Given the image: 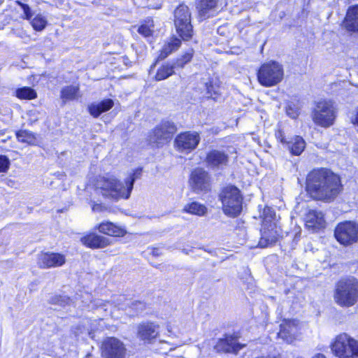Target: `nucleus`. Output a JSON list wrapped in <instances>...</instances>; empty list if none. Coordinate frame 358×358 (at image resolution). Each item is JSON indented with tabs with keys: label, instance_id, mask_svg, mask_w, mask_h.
I'll use <instances>...</instances> for the list:
<instances>
[{
	"label": "nucleus",
	"instance_id": "obj_1",
	"mask_svg": "<svg viewBox=\"0 0 358 358\" xmlns=\"http://www.w3.org/2000/svg\"><path fill=\"white\" fill-rule=\"evenodd\" d=\"M306 190L314 200L330 203L343 190L341 178L329 169L311 171L306 176Z\"/></svg>",
	"mask_w": 358,
	"mask_h": 358
},
{
	"label": "nucleus",
	"instance_id": "obj_2",
	"mask_svg": "<svg viewBox=\"0 0 358 358\" xmlns=\"http://www.w3.org/2000/svg\"><path fill=\"white\" fill-rule=\"evenodd\" d=\"M141 174V170L136 169L124 180V182L113 176L99 177L96 183V191L105 199L112 201L127 199L130 196L134 182Z\"/></svg>",
	"mask_w": 358,
	"mask_h": 358
},
{
	"label": "nucleus",
	"instance_id": "obj_3",
	"mask_svg": "<svg viewBox=\"0 0 358 358\" xmlns=\"http://www.w3.org/2000/svg\"><path fill=\"white\" fill-rule=\"evenodd\" d=\"M222 210L225 215L235 217L242 211L243 196L240 190L235 186L224 187L220 194Z\"/></svg>",
	"mask_w": 358,
	"mask_h": 358
},
{
	"label": "nucleus",
	"instance_id": "obj_4",
	"mask_svg": "<svg viewBox=\"0 0 358 358\" xmlns=\"http://www.w3.org/2000/svg\"><path fill=\"white\" fill-rule=\"evenodd\" d=\"M335 300L341 306H353L358 300V280L352 278L339 281L336 289Z\"/></svg>",
	"mask_w": 358,
	"mask_h": 358
},
{
	"label": "nucleus",
	"instance_id": "obj_5",
	"mask_svg": "<svg viewBox=\"0 0 358 358\" xmlns=\"http://www.w3.org/2000/svg\"><path fill=\"white\" fill-rule=\"evenodd\" d=\"M336 116V108L334 102L330 100L319 101L312 112V118L314 123L324 128L332 126Z\"/></svg>",
	"mask_w": 358,
	"mask_h": 358
},
{
	"label": "nucleus",
	"instance_id": "obj_6",
	"mask_svg": "<svg viewBox=\"0 0 358 358\" xmlns=\"http://www.w3.org/2000/svg\"><path fill=\"white\" fill-rule=\"evenodd\" d=\"M283 76L282 66L273 61L263 64L257 72L259 83L266 87L276 85L282 81Z\"/></svg>",
	"mask_w": 358,
	"mask_h": 358
},
{
	"label": "nucleus",
	"instance_id": "obj_7",
	"mask_svg": "<svg viewBox=\"0 0 358 358\" xmlns=\"http://www.w3.org/2000/svg\"><path fill=\"white\" fill-rule=\"evenodd\" d=\"M331 350L338 358H358V341L343 333L338 335Z\"/></svg>",
	"mask_w": 358,
	"mask_h": 358
},
{
	"label": "nucleus",
	"instance_id": "obj_8",
	"mask_svg": "<svg viewBox=\"0 0 358 358\" xmlns=\"http://www.w3.org/2000/svg\"><path fill=\"white\" fill-rule=\"evenodd\" d=\"M174 25L177 33L183 40L187 41L192 38L193 28L191 24V13L187 6L181 4L175 10Z\"/></svg>",
	"mask_w": 358,
	"mask_h": 358
},
{
	"label": "nucleus",
	"instance_id": "obj_9",
	"mask_svg": "<svg viewBox=\"0 0 358 358\" xmlns=\"http://www.w3.org/2000/svg\"><path fill=\"white\" fill-rule=\"evenodd\" d=\"M176 131L177 128L173 122L163 121L150 132V143L157 147H162L171 140Z\"/></svg>",
	"mask_w": 358,
	"mask_h": 358
},
{
	"label": "nucleus",
	"instance_id": "obj_10",
	"mask_svg": "<svg viewBox=\"0 0 358 358\" xmlns=\"http://www.w3.org/2000/svg\"><path fill=\"white\" fill-rule=\"evenodd\" d=\"M336 240L343 245H350L358 241V224L346 221L337 225L334 231Z\"/></svg>",
	"mask_w": 358,
	"mask_h": 358
},
{
	"label": "nucleus",
	"instance_id": "obj_11",
	"mask_svg": "<svg viewBox=\"0 0 358 358\" xmlns=\"http://www.w3.org/2000/svg\"><path fill=\"white\" fill-rule=\"evenodd\" d=\"M126 352L124 344L116 338H107L102 343L101 355L105 358H124Z\"/></svg>",
	"mask_w": 358,
	"mask_h": 358
},
{
	"label": "nucleus",
	"instance_id": "obj_12",
	"mask_svg": "<svg viewBox=\"0 0 358 358\" xmlns=\"http://www.w3.org/2000/svg\"><path fill=\"white\" fill-rule=\"evenodd\" d=\"M201 138L196 131H185L178 134L175 139L177 150L182 152H190L199 145Z\"/></svg>",
	"mask_w": 358,
	"mask_h": 358
},
{
	"label": "nucleus",
	"instance_id": "obj_13",
	"mask_svg": "<svg viewBox=\"0 0 358 358\" xmlns=\"http://www.w3.org/2000/svg\"><path fill=\"white\" fill-rule=\"evenodd\" d=\"M244 346L238 342V336L226 334L217 341L213 348L217 352L237 354Z\"/></svg>",
	"mask_w": 358,
	"mask_h": 358
},
{
	"label": "nucleus",
	"instance_id": "obj_14",
	"mask_svg": "<svg viewBox=\"0 0 358 358\" xmlns=\"http://www.w3.org/2000/svg\"><path fill=\"white\" fill-rule=\"evenodd\" d=\"M189 184L194 192L199 193L210 189V176L207 171L201 168L194 169L189 179Z\"/></svg>",
	"mask_w": 358,
	"mask_h": 358
},
{
	"label": "nucleus",
	"instance_id": "obj_15",
	"mask_svg": "<svg viewBox=\"0 0 358 358\" xmlns=\"http://www.w3.org/2000/svg\"><path fill=\"white\" fill-rule=\"evenodd\" d=\"M159 325L150 322L140 323L137 327V337L145 343H151L159 335Z\"/></svg>",
	"mask_w": 358,
	"mask_h": 358
},
{
	"label": "nucleus",
	"instance_id": "obj_16",
	"mask_svg": "<svg viewBox=\"0 0 358 358\" xmlns=\"http://www.w3.org/2000/svg\"><path fill=\"white\" fill-rule=\"evenodd\" d=\"M66 262L65 257L59 253H44L38 257V264L43 268L62 266Z\"/></svg>",
	"mask_w": 358,
	"mask_h": 358
},
{
	"label": "nucleus",
	"instance_id": "obj_17",
	"mask_svg": "<svg viewBox=\"0 0 358 358\" xmlns=\"http://www.w3.org/2000/svg\"><path fill=\"white\" fill-rule=\"evenodd\" d=\"M206 162L208 166L219 169L227 165L229 156L223 151L213 150L207 154Z\"/></svg>",
	"mask_w": 358,
	"mask_h": 358
},
{
	"label": "nucleus",
	"instance_id": "obj_18",
	"mask_svg": "<svg viewBox=\"0 0 358 358\" xmlns=\"http://www.w3.org/2000/svg\"><path fill=\"white\" fill-rule=\"evenodd\" d=\"M305 221L306 227L313 229H319L325 226L323 213L316 210H309L306 215Z\"/></svg>",
	"mask_w": 358,
	"mask_h": 358
},
{
	"label": "nucleus",
	"instance_id": "obj_19",
	"mask_svg": "<svg viewBox=\"0 0 358 358\" xmlns=\"http://www.w3.org/2000/svg\"><path fill=\"white\" fill-rule=\"evenodd\" d=\"M345 28L351 32H358V5L348 8L343 21Z\"/></svg>",
	"mask_w": 358,
	"mask_h": 358
},
{
	"label": "nucleus",
	"instance_id": "obj_20",
	"mask_svg": "<svg viewBox=\"0 0 358 358\" xmlns=\"http://www.w3.org/2000/svg\"><path fill=\"white\" fill-rule=\"evenodd\" d=\"M83 243L91 248H102L110 245L108 238L96 234H90L81 239Z\"/></svg>",
	"mask_w": 358,
	"mask_h": 358
},
{
	"label": "nucleus",
	"instance_id": "obj_21",
	"mask_svg": "<svg viewBox=\"0 0 358 358\" xmlns=\"http://www.w3.org/2000/svg\"><path fill=\"white\" fill-rule=\"evenodd\" d=\"M114 106L112 99H108L98 103H92L88 106V110L94 117H98L102 113L109 110Z\"/></svg>",
	"mask_w": 358,
	"mask_h": 358
},
{
	"label": "nucleus",
	"instance_id": "obj_22",
	"mask_svg": "<svg viewBox=\"0 0 358 358\" xmlns=\"http://www.w3.org/2000/svg\"><path fill=\"white\" fill-rule=\"evenodd\" d=\"M197 9L199 16L202 18H208L210 13L216 8L217 0H197Z\"/></svg>",
	"mask_w": 358,
	"mask_h": 358
},
{
	"label": "nucleus",
	"instance_id": "obj_23",
	"mask_svg": "<svg viewBox=\"0 0 358 358\" xmlns=\"http://www.w3.org/2000/svg\"><path fill=\"white\" fill-rule=\"evenodd\" d=\"M97 229L100 233L111 236H122L124 235V230L110 222H101L97 227Z\"/></svg>",
	"mask_w": 358,
	"mask_h": 358
},
{
	"label": "nucleus",
	"instance_id": "obj_24",
	"mask_svg": "<svg viewBox=\"0 0 358 358\" xmlns=\"http://www.w3.org/2000/svg\"><path fill=\"white\" fill-rule=\"evenodd\" d=\"M280 329L278 334L279 338L287 343L292 342L294 338L295 327L291 321L280 324Z\"/></svg>",
	"mask_w": 358,
	"mask_h": 358
},
{
	"label": "nucleus",
	"instance_id": "obj_25",
	"mask_svg": "<svg viewBox=\"0 0 358 358\" xmlns=\"http://www.w3.org/2000/svg\"><path fill=\"white\" fill-rule=\"evenodd\" d=\"M181 45V41L178 38H172L171 41L165 44L160 51L158 59H166L170 54L178 50Z\"/></svg>",
	"mask_w": 358,
	"mask_h": 358
},
{
	"label": "nucleus",
	"instance_id": "obj_26",
	"mask_svg": "<svg viewBox=\"0 0 358 358\" xmlns=\"http://www.w3.org/2000/svg\"><path fill=\"white\" fill-rule=\"evenodd\" d=\"M176 66L173 64L166 63L161 66L156 73L155 80L156 81L164 80L174 74Z\"/></svg>",
	"mask_w": 358,
	"mask_h": 358
},
{
	"label": "nucleus",
	"instance_id": "obj_27",
	"mask_svg": "<svg viewBox=\"0 0 358 358\" xmlns=\"http://www.w3.org/2000/svg\"><path fill=\"white\" fill-rule=\"evenodd\" d=\"M294 155H299L305 148V141L300 136H296L293 141H288L286 145Z\"/></svg>",
	"mask_w": 358,
	"mask_h": 358
},
{
	"label": "nucleus",
	"instance_id": "obj_28",
	"mask_svg": "<svg viewBox=\"0 0 358 358\" xmlns=\"http://www.w3.org/2000/svg\"><path fill=\"white\" fill-rule=\"evenodd\" d=\"M206 210L205 206L196 201L187 204L184 208V211L199 216L204 215Z\"/></svg>",
	"mask_w": 358,
	"mask_h": 358
},
{
	"label": "nucleus",
	"instance_id": "obj_29",
	"mask_svg": "<svg viewBox=\"0 0 358 358\" xmlns=\"http://www.w3.org/2000/svg\"><path fill=\"white\" fill-rule=\"evenodd\" d=\"M79 87L77 86H67L61 91V98L64 101L73 100L77 98Z\"/></svg>",
	"mask_w": 358,
	"mask_h": 358
},
{
	"label": "nucleus",
	"instance_id": "obj_30",
	"mask_svg": "<svg viewBox=\"0 0 358 358\" xmlns=\"http://www.w3.org/2000/svg\"><path fill=\"white\" fill-rule=\"evenodd\" d=\"M16 137L18 141L33 145L36 141V136L34 133L28 130H20L16 132Z\"/></svg>",
	"mask_w": 358,
	"mask_h": 358
},
{
	"label": "nucleus",
	"instance_id": "obj_31",
	"mask_svg": "<svg viewBox=\"0 0 358 358\" xmlns=\"http://www.w3.org/2000/svg\"><path fill=\"white\" fill-rule=\"evenodd\" d=\"M16 96L21 99H33L37 96L34 90L29 87H24L16 90Z\"/></svg>",
	"mask_w": 358,
	"mask_h": 358
},
{
	"label": "nucleus",
	"instance_id": "obj_32",
	"mask_svg": "<svg viewBox=\"0 0 358 358\" xmlns=\"http://www.w3.org/2000/svg\"><path fill=\"white\" fill-rule=\"evenodd\" d=\"M276 241V236L275 235H268L266 231L262 233V237L259 241V246L260 248H266L273 244Z\"/></svg>",
	"mask_w": 358,
	"mask_h": 358
},
{
	"label": "nucleus",
	"instance_id": "obj_33",
	"mask_svg": "<svg viewBox=\"0 0 358 358\" xmlns=\"http://www.w3.org/2000/svg\"><path fill=\"white\" fill-rule=\"evenodd\" d=\"M47 24L46 19L41 15H37L32 20L31 25L36 31H42Z\"/></svg>",
	"mask_w": 358,
	"mask_h": 358
},
{
	"label": "nucleus",
	"instance_id": "obj_34",
	"mask_svg": "<svg viewBox=\"0 0 358 358\" xmlns=\"http://www.w3.org/2000/svg\"><path fill=\"white\" fill-rule=\"evenodd\" d=\"M152 27H153V21L148 20L145 24H143L138 27V32L144 37L150 36L153 33V30L151 29Z\"/></svg>",
	"mask_w": 358,
	"mask_h": 358
},
{
	"label": "nucleus",
	"instance_id": "obj_35",
	"mask_svg": "<svg viewBox=\"0 0 358 358\" xmlns=\"http://www.w3.org/2000/svg\"><path fill=\"white\" fill-rule=\"evenodd\" d=\"M192 55V52H186L181 57L177 59L176 62L173 63V65L176 66V69L183 68L187 63L191 61Z\"/></svg>",
	"mask_w": 358,
	"mask_h": 358
},
{
	"label": "nucleus",
	"instance_id": "obj_36",
	"mask_svg": "<svg viewBox=\"0 0 358 358\" xmlns=\"http://www.w3.org/2000/svg\"><path fill=\"white\" fill-rule=\"evenodd\" d=\"M50 303L57 304L61 306H65L68 305L71 302V299L69 297L66 296H54L50 299Z\"/></svg>",
	"mask_w": 358,
	"mask_h": 358
},
{
	"label": "nucleus",
	"instance_id": "obj_37",
	"mask_svg": "<svg viewBox=\"0 0 358 358\" xmlns=\"http://www.w3.org/2000/svg\"><path fill=\"white\" fill-rule=\"evenodd\" d=\"M10 165L8 158L5 155H0V172H6Z\"/></svg>",
	"mask_w": 358,
	"mask_h": 358
},
{
	"label": "nucleus",
	"instance_id": "obj_38",
	"mask_svg": "<svg viewBox=\"0 0 358 358\" xmlns=\"http://www.w3.org/2000/svg\"><path fill=\"white\" fill-rule=\"evenodd\" d=\"M275 215V212L271 208L266 207L264 209L263 216L265 222H271Z\"/></svg>",
	"mask_w": 358,
	"mask_h": 358
},
{
	"label": "nucleus",
	"instance_id": "obj_39",
	"mask_svg": "<svg viewBox=\"0 0 358 358\" xmlns=\"http://www.w3.org/2000/svg\"><path fill=\"white\" fill-rule=\"evenodd\" d=\"M17 3L20 5L22 8L24 14L25 15V18L27 20H30L32 17V13L30 7L27 4L23 3L20 1H17Z\"/></svg>",
	"mask_w": 358,
	"mask_h": 358
},
{
	"label": "nucleus",
	"instance_id": "obj_40",
	"mask_svg": "<svg viewBox=\"0 0 358 358\" xmlns=\"http://www.w3.org/2000/svg\"><path fill=\"white\" fill-rule=\"evenodd\" d=\"M131 308L136 312H141L145 309L146 304L143 301H136L132 302Z\"/></svg>",
	"mask_w": 358,
	"mask_h": 358
},
{
	"label": "nucleus",
	"instance_id": "obj_41",
	"mask_svg": "<svg viewBox=\"0 0 358 358\" xmlns=\"http://www.w3.org/2000/svg\"><path fill=\"white\" fill-rule=\"evenodd\" d=\"M206 90L209 97L218 93L217 87H214L210 82L206 83Z\"/></svg>",
	"mask_w": 358,
	"mask_h": 358
},
{
	"label": "nucleus",
	"instance_id": "obj_42",
	"mask_svg": "<svg viewBox=\"0 0 358 358\" xmlns=\"http://www.w3.org/2000/svg\"><path fill=\"white\" fill-rule=\"evenodd\" d=\"M350 121L353 124L358 126V107L355 108L351 113Z\"/></svg>",
	"mask_w": 358,
	"mask_h": 358
},
{
	"label": "nucleus",
	"instance_id": "obj_43",
	"mask_svg": "<svg viewBox=\"0 0 358 358\" xmlns=\"http://www.w3.org/2000/svg\"><path fill=\"white\" fill-rule=\"evenodd\" d=\"M275 137L278 140H279L282 143L287 145L288 141H286L284 133L282 130L279 129L275 132Z\"/></svg>",
	"mask_w": 358,
	"mask_h": 358
},
{
	"label": "nucleus",
	"instance_id": "obj_44",
	"mask_svg": "<svg viewBox=\"0 0 358 358\" xmlns=\"http://www.w3.org/2000/svg\"><path fill=\"white\" fill-rule=\"evenodd\" d=\"M92 209L94 212L100 213L106 210L107 208L102 203H94Z\"/></svg>",
	"mask_w": 358,
	"mask_h": 358
},
{
	"label": "nucleus",
	"instance_id": "obj_45",
	"mask_svg": "<svg viewBox=\"0 0 358 358\" xmlns=\"http://www.w3.org/2000/svg\"><path fill=\"white\" fill-rule=\"evenodd\" d=\"M287 113L292 118H295L298 116V112L292 108L291 106H288L287 108Z\"/></svg>",
	"mask_w": 358,
	"mask_h": 358
},
{
	"label": "nucleus",
	"instance_id": "obj_46",
	"mask_svg": "<svg viewBox=\"0 0 358 358\" xmlns=\"http://www.w3.org/2000/svg\"><path fill=\"white\" fill-rule=\"evenodd\" d=\"M3 133H0V141L1 142H6L7 138H10V136H8L6 138L5 137L1 138L3 136Z\"/></svg>",
	"mask_w": 358,
	"mask_h": 358
},
{
	"label": "nucleus",
	"instance_id": "obj_47",
	"mask_svg": "<svg viewBox=\"0 0 358 358\" xmlns=\"http://www.w3.org/2000/svg\"><path fill=\"white\" fill-rule=\"evenodd\" d=\"M3 133H0V141L1 142H6L7 138H10V136H8L6 138L5 137L1 138L3 136Z\"/></svg>",
	"mask_w": 358,
	"mask_h": 358
},
{
	"label": "nucleus",
	"instance_id": "obj_48",
	"mask_svg": "<svg viewBox=\"0 0 358 358\" xmlns=\"http://www.w3.org/2000/svg\"><path fill=\"white\" fill-rule=\"evenodd\" d=\"M313 358H326L325 356L322 354H317Z\"/></svg>",
	"mask_w": 358,
	"mask_h": 358
},
{
	"label": "nucleus",
	"instance_id": "obj_49",
	"mask_svg": "<svg viewBox=\"0 0 358 358\" xmlns=\"http://www.w3.org/2000/svg\"><path fill=\"white\" fill-rule=\"evenodd\" d=\"M152 255L154 256H158L159 255V252H158V250L157 249H153Z\"/></svg>",
	"mask_w": 358,
	"mask_h": 358
},
{
	"label": "nucleus",
	"instance_id": "obj_50",
	"mask_svg": "<svg viewBox=\"0 0 358 358\" xmlns=\"http://www.w3.org/2000/svg\"><path fill=\"white\" fill-rule=\"evenodd\" d=\"M182 252L185 253V255H189V250L187 249H183Z\"/></svg>",
	"mask_w": 358,
	"mask_h": 358
},
{
	"label": "nucleus",
	"instance_id": "obj_51",
	"mask_svg": "<svg viewBox=\"0 0 358 358\" xmlns=\"http://www.w3.org/2000/svg\"><path fill=\"white\" fill-rule=\"evenodd\" d=\"M297 358H302V357H297Z\"/></svg>",
	"mask_w": 358,
	"mask_h": 358
}]
</instances>
